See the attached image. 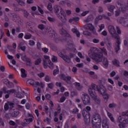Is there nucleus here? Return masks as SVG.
I'll list each match as a JSON object with an SVG mask.
<instances>
[{
  "label": "nucleus",
  "instance_id": "6",
  "mask_svg": "<svg viewBox=\"0 0 128 128\" xmlns=\"http://www.w3.org/2000/svg\"><path fill=\"white\" fill-rule=\"evenodd\" d=\"M89 94L92 96V98H93L96 106H100L102 104V99H100L98 96H96V94H92V90L90 89Z\"/></svg>",
  "mask_w": 128,
  "mask_h": 128
},
{
  "label": "nucleus",
  "instance_id": "39",
  "mask_svg": "<svg viewBox=\"0 0 128 128\" xmlns=\"http://www.w3.org/2000/svg\"><path fill=\"white\" fill-rule=\"evenodd\" d=\"M104 98L105 102H108V94L106 93H104V94H102Z\"/></svg>",
  "mask_w": 128,
  "mask_h": 128
},
{
  "label": "nucleus",
  "instance_id": "59",
  "mask_svg": "<svg viewBox=\"0 0 128 128\" xmlns=\"http://www.w3.org/2000/svg\"><path fill=\"white\" fill-rule=\"evenodd\" d=\"M38 10L40 12V14H44V10H42V8H40V6H38Z\"/></svg>",
  "mask_w": 128,
  "mask_h": 128
},
{
  "label": "nucleus",
  "instance_id": "36",
  "mask_svg": "<svg viewBox=\"0 0 128 128\" xmlns=\"http://www.w3.org/2000/svg\"><path fill=\"white\" fill-rule=\"evenodd\" d=\"M32 122V118H30L29 119H25L24 120V122L26 124H28Z\"/></svg>",
  "mask_w": 128,
  "mask_h": 128
},
{
  "label": "nucleus",
  "instance_id": "42",
  "mask_svg": "<svg viewBox=\"0 0 128 128\" xmlns=\"http://www.w3.org/2000/svg\"><path fill=\"white\" fill-rule=\"evenodd\" d=\"M50 80H51L50 76H48V75H46L45 76V78H44L45 82H50Z\"/></svg>",
  "mask_w": 128,
  "mask_h": 128
},
{
  "label": "nucleus",
  "instance_id": "61",
  "mask_svg": "<svg viewBox=\"0 0 128 128\" xmlns=\"http://www.w3.org/2000/svg\"><path fill=\"white\" fill-rule=\"evenodd\" d=\"M18 48H20V50H23V52H24V50H26V46H20V47H18Z\"/></svg>",
  "mask_w": 128,
  "mask_h": 128
},
{
  "label": "nucleus",
  "instance_id": "45",
  "mask_svg": "<svg viewBox=\"0 0 128 128\" xmlns=\"http://www.w3.org/2000/svg\"><path fill=\"white\" fill-rule=\"evenodd\" d=\"M58 66H56V70H54L53 72V74L54 76H56L58 74Z\"/></svg>",
  "mask_w": 128,
  "mask_h": 128
},
{
  "label": "nucleus",
  "instance_id": "41",
  "mask_svg": "<svg viewBox=\"0 0 128 128\" xmlns=\"http://www.w3.org/2000/svg\"><path fill=\"white\" fill-rule=\"evenodd\" d=\"M14 12H22V10H23L22 8H18L16 6V4H14Z\"/></svg>",
  "mask_w": 128,
  "mask_h": 128
},
{
  "label": "nucleus",
  "instance_id": "26",
  "mask_svg": "<svg viewBox=\"0 0 128 128\" xmlns=\"http://www.w3.org/2000/svg\"><path fill=\"white\" fill-rule=\"evenodd\" d=\"M104 42H106V44H107V46L108 48H110V47L112 46V42H110V39L106 38V39H105Z\"/></svg>",
  "mask_w": 128,
  "mask_h": 128
},
{
  "label": "nucleus",
  "instance_id": "44",
  "mask_svg": "<svg viewBox=\"0 0 128 128\" xmlns=\"http://www.w3.org/2000/svg\"><path fill=\"white\" fill-rule=\"evenodd\" d=\"M18 4H20V6H26V2L24 1V0H20Z\"/></svg>",
  "mask_w": 128,
  "mask_h": 128
},
{
  "label": "nucleus",
  "instance_id": "30",
  "mask_svg": "<svg viewBox=\"0 0 128 128\" xmlns=\"http://www.w3.org/2000/svg\"><path fill=\"white\" fill-rule=\"evenodd\" d=\"M2 94H6V88L4 87L0 90V98L2 96Z\"/></svg>",
  "mask_w": 128,
  "mask_h": 128
},
{
  "label": "nucleus",
  "instance_id": "17",
  "mask_svg": "<svg viewBox=\"0 0 128 128\" xmlns=\"http://www.w3.org/2000/svg\"><path fill=\"white\" fill-rule=\"evenodd\" d=\"M108 124H110V120L105 119L103 121L102 128H108Z\"/></svg>",
  "mask_w": 128,
  "mask_h": 128
},
{
  "label": "nucleus",
  "instance_id": "13",
  "mask_svg": "<svg viewBox=\"0 0 128 128\" xmlns=\"http://www.w3.org/2000/svg\"><path fill=\"white\" fill-rule=\"evenodd\" d=\"M92 118V124H94L96 122H101L100 116L98 114H93Z\"/></svg>",
  "mask_w": 128,
  "mask_h": 128
},
{
  "label": "nucleus",
  "instance_id": "58",
  "mask_svg": "<svg viewBox=\"0 0 128 128\" xmlns=\"http://www.w3.org/2000/svg\"><path fill=\"white\" fill-rule=\"evenodd\" d=\"M92 42H94V44H100V40L94 38L92 40Z\"/></svg>",
  "mask_w": 128,
  "mask_h": 128
},
{
  "label": "nucleus",
  "instance_id": "19",
  "mask_svg": "<svg viewBox=\"0 0 128 128\" xmlns=\"http://www.w3.org/2000/svg\"><path fill=\"white\" fill-rule=\"evenodd\" d=\"M61 78H62V80H65L66 82L67 83H68V82H70V80H72V77L70 76H66L64 75H62Z\"/></svg>",
  "mask_w": 128,
  "mask_h": 128
},
{
  "label": "nucleus",
  "instance_id": "43",
  "mask_svg": "<svg viewBox=\"0 0 128 128\" xmlns=\"http://www.w3.org/2000/svg\"><path fill=\"white\" fill-rule=\"evenodd\" d=\"M116 104L114 103H112L109 104L108 105L109 108H116Z\"/></svg>",
  "mask_w": 128,
  "mask_h": 128
},
{
  "label": "nucleus",
  "instance_id": "54",
  "mask_svg": "<svg viewBox=\"0 0 128 128\" xmlns=\"http://www.w3.org/2000/svg\"><path fill=\"white\" fill-rule=\"evenodd\" d=\"M42 51L44 52V54H48V48H42Z\"/></svg>",
  "mask_w": 128,
  "mask_h": 128
},
{
  "label": "nucleus",
  "instance_id": "22",
  "mask_svg": "<svg viewBox=\"0 0 128 128\" xmlns=\"http://www.w3.org/2000/svg\"><path fill=\"white\" fill-rule=\"evenodd\" d=\"M72 32H74V34H76V36L78 38H80V34L78 30V28H73L72 29Z\"/></svg>",
  "mask_w": 128,
  "mask_h": 128
},
{
  "label": "nucleus",
  "instance_id": "40",
  "mask_svg": "<svg viewBox=\"0 0 128 128\" xmlns=\"http://www.w3.org/2000/svg\"><path fill=\"white\" fill-rule=\"evenodd\" d=\"M18 114H20V112H18V111H14V112H12V116L14 118H16V116H18Z\"/></svg>",
  "mask_w": 128,
  "mask_h": 128
},
{
  "label": "nucleus",
  "instance_id": "27",
  "mask_svg": "<svg viewBox=\"0 0 128 128\" xmlns=\"http://www.w3.org/2000/svg\"><path fill=\"white\" fill-rule=\"evenodd\" d=\"M102 18H103L102 14L97 16L95 19L94 23L96 24H98V22L100 20H102Z\"/></svg>",
  "mask_w": 128,
  "mask_h": 128
},
{
  "label": "nucleus",
  "instance_id": "32",
  "mask_svg": "<svg viewBox=\"0 0 128 128\" xmlns=\"http://www.w3.org/2000/svg\"><path fill=\"white\" fill-rule=\"evenodd\" d=\"M20 72H22V75L21 76H22V78H26V70L24 68H21L20 70Z\"/></svg>",
  "mask_w": 128,
  "mask_h": 128
},
{
  "label": "nucleus",
  "instance_id": "51",
  "mask_svg": "<svg viewBox=\"0 0 128 128\" xmlns=\"http://www.w3.org/2000/svg\"><path fill=\"white\" fill-rule=\"evenodd\" d=\"M48 20H49V22H54L56 21V20L54 19V18H51L50 16H48Z\"/></svg>",
  "mask_w": 128,
  "mask_h": 128
},
{
  "label": "nucleus",
  "instance_id": "2",
  "mask_svg": "<svg viewBox=\"0 0 128 128\" xmlns=\"http://www.w3.org/2000/svg\"><path fill=\"white\" fill-rule=\"evenodd\" d=\"M54 12L62 22H66L67 20L66 18L64 9L60 8V7L58 5H55L54 6Z\"/></svg>",
  "mask_w": 128,
  "mask_h": 128
},
{
  "label": "nucleus",
  "instance_id": "24",
  "mask_svg": "<svg viewBox=\"0 0 128 128\" xmlns=\"http://www.w3.org/2000/svg\"><path fill=\"white\" fill-rule=\"evenodd\" d=\"M74 84V86H75L76 88L78 90H82V86H80V84L78 82H75Z\"/></svg>",
  "mask_w": 128,
  "mask_h": 128
},
{
  "label": "nucleus",
  "instance_id": "56",
  "mask_svg": "<svg viewBox=\"0 0 128 128\" xmlns=\"http://www.w3.org/2000/svg\"><path fill=\"white\" fill-rule=\"evenodd\" d=\"M24 38L26 40H30V38H32V35H30V34H25Z\"/></svg>",
  "mask_w": 128,
  "mask_h": 128
},
{
  "label": "nucleus",
  "instance_id": "4",
  "mask_svg": "<svg viewBox=\"0 0 128 128\" xmlns=\"http://www.w3.org/2000/svg\"><path fill=\"white\" fill-rule=\"evenodd\" d=\"M116 6L117 8H118V10H116L115 11L116 16H120V10L121 12H126V10H127L126 8L122 6V2L120 1H118L116 2Z\"/></svg>",
  "mask_w": 128,
  "mask_h": 128
},
{
  "label": "nucleus",
  "instance_id": "62",
  "mask_svg": "<svg viewBox=\"0 0 128 128\" xmlns=\"http://www.w3.org/2000/svg\"><path fill=\"white\" fill-rule=\"evenodd\" d=\"M0 40H2V36H4V30H0Z\"/></svg>",
  "mask_w": 128,
  "mask_h": 128
},
{
  "label": "nucleus",
  "instance_id": "18",
  "mask_svg": "<svg viewBox=\"0 0 128 128\" xmlns=\"http://www.w3.org/2000/svg\"><path fill=\"white\" fill-rule=\"evenodd\" d=\"M60 34H62V36H67L68 38H70V36L68 32L64 28H62L60 30Z\"/></svg>",
  "mask_w": 128,
  "mask_h": 128
},
{
  "label": "nucleus",
  "instance_id": "34",
  "mask_svg": "<svg viewBox=\"0 0 128 128\" xmlns=\"http://www.w3.org/2000/svg\"><path fill=\"white\" fill-rule=\"evenodd\" d=\"M42 62V57H38L35 61L36 66H38Z\"/></svg>",
  "mask_w": 128,
  "mask_h": 128
},
{
  "label": "nucleus",
  "instance_id": "3",
  "mask_svg": "<svg viewBox=\"0 0 128 128\" xmlns=\"http://www.w3.org/2000/svg\"><path fill=\"white\" fill-rule=\"evenodd\" d=\"M90 110H92L90 107L87 106L86 108H84L82 110V115L86 124H90Z\"/></svg>",
  "mask_w": 128,
  "mask_h": 128
},
{
  "label": "nucleus",
  "instance_id": "37",
  "mask_svg": "<svg viewBox=\"0 0 128 128\" xmlns=\"http://www.w3.org/2000/svg\"><path fill=\"white\" fill-rule=\"evenodd\" d=\"M6 94H16V92L14 90H6Z\"/></svg>",
  "mask_w": 128,
  "mask_h": 128
},
{
  "label": "nucleus",
  "instance_id": "20",
  "mask_svg": "<svg viewBox=\"0 0 128 128\" xmlns=\"http://www.w3.org/2000/svg\"><path fill=\"white\" fill-rule=\"evenodd\" d=\"M93 126L96 128H100L102 126V124L100 122H96L94 123H92Z\"/></svg>",
  "mask_w": 128,
  "mask_h": 128
},
{
  "label": "nucleus",
  "instance_id": "50",
  "mask_svg": "<svg viewBox=\"0 0 128 128\" xmlns=\"http://www.w3.org/2000/svg\"><path fill=\"white\" fill-rule=\"evenodd\" d=\"M47 8L50 12H52V4H48V5L47 6Z\"/></svg>",
  "mask_w": 128,
  "mask_h": 128
},
{
  "label": "nucleus",
  "instance_id": "11",
  "mask_svg": "<svg viewBox=\"0 0 128 128\" xmlns=\"http://www.w3.org/2000/svg\"><path fill=\"white\" fill-rule=\"evenodd\" d=\"M43 64L44 68H46L48 66V68H50L51 70H54V64H52V61L50 60L47 62L46 61V60H44Z\"/></svg>",
  "mask_w": 128,
  "mask_h": 128
},
{
  "label": "nucleus",
  "instance_id": "52",
  "mask_svg": "<svg viewBox=\"0 0 128 128\" xmlns=\"http://www.w3.org/2000/svg\"><path fill=\"white\" fill-rule=\"evenodd\" d=\"M98 12H99V14H102V12H104V8L99 6L98 8Z\"/></svg>",
  "mask_w": 128,
  "mask_h": 128
},
{
  "label": "nucleus",
  "instance_id": "46",
  "mask_svg": "<svg viewBox=\"0 0 128 128\" xmlns=\"http://www.w3.org/2000/svg\"><path fill=\"white\" fill-rule=\"evenodd\" d=\"M21 12H23L24 16L25 18H28V11L22 9V10Z\"/></svg>",
  "mask_w": 128,
  "mask_h": 128
},
{
  "label": "nucleus",
  "instance_id": "63",
  "mask_svg": "<svg viewBox=\"0 0 128 128\" xmlns=\"http://www.w3.org/2000/svg\"><path fill=\"white\" fill-rule=\"evenodd\" d=\"M70 128V122L67 121L66 122V124H65V126H64V128Z\"/></svg>",
  "mask_w": 128,
  "mask_h": 128
},
{
  "label": "nucleus",
  "instance_id": "47",
  "mask_svg": "<svg viewBox=\"0 0 128 128\" xmlns=\"http://www.w3.org/2000/svg\"><path fill=\"white\" fill-rule=\"evenodd\" d=\"M52 60L53 62H58V57L52 56Z\"/></svg>",
  "mask_w": 128,
  "mask_h": 128
},
{
  "label": "nucleus",
  "instance_id": "48",
  "mask_svg": "<svg viewBox=\"0 0 128 128\" xmlns=\"http://www.w3.org/2000/svg\"><path fill=\"white\" fill-rule=\"evenodd\" d=\"M98 26L100 30H98V32H102V30L104 28L105 26L104 24H101Z\"/></svg>",
  "mask_w": 128,
  "mask_h": 128
},
{
  "label": "nucleus",
  "instance_id": "7",
  "mask_svg": "<svg viewBox=\"0 0 128 128\" xmlns=\"http://www.w3.org/2000/svg\"><path fill=\"white\" fill-rule=\"evenodd\" d=\"M58 55L60 58H62L64 62H68V64H70L72 62V58L74 56V54H70V56H68L67 55H64L62 54V52H58Z\"/></svg>",
  "mask_w": 128,
  "mask_h": 128
},
{
  "label": "nucleus",
  "instance_id": "57",
  "mask_svg": "<svg viewBox=\"0 0 128 128\" xmlns=\"http://www.w3.org/2000/svg\"><path fill=\"white\" fill-rule=\"evenodd\" d=\"M16 98H24V96H22V95L20 93V92H18L16 94Z\"/></svg>",
  "mask_w": 128,
  "mask_h": 128
},
{
  "label": "nucleus",
  "instance_id": "12",
  "mask_svg": "<svg viewBox=\"0 0 128 128\" xmlns=\"http://www.w3.org/2000/svg\"><path fill=\"white\" fill-rule=\"evenodd\" d=\"M86 30H91L92 32H93L95 36H98V33L96 32V30L94 29V26L92 24H89L87 25H86L84 26Z\"/></svg>",
  "mask_w": 128,
  "mask_h": 128
},
{
  "label": "nucleus",
  "instance_id": "25",
  "mask_svg": "<svg viewBox=\"0 0 128 128\" xmlns=\"http://www.w3.org/2000/svg\"><path fill=\"white\" fill-rule=\"evenodd\" d=\"M98 92L102 95L104 94H106V88L104 86L101 87L100 89H98Z\"/></svg>",
  "mask_w": 128,
  "mask_h": 128
},
{
  "label": "nucleus",
  "instance_id": "1",
  "mask_svg": "<svg viewBox=\"0 0 128 128\" xmlns=\"http://www.w3.org/2000/svg\"><path fill=\"white\" fill-rule=\"evenodd\" d=\"M88 56L96 62H102L104 55L102 53L100 52L98 48L92 47L88 52Z\"/></svg>",
  "mask_w": 128,
  "mask_h": 128
},
{
  "label": "nucleus",
  "instance_id": "60",
  "mask_svg": "<svg viewBox=\"0 0 128 128\" xmlns=\"http://www.w3.org/2000/svg\"><path fill=\"white\" fill-rule=\"evenodd\" d=\"M13 18L15 20H20V16H18L16 14H14L13 16Z\"/></svg>",
  "mask_w": 128,
  "mask_h": 128
},
{
  "label": "nucleus",
  "instance_id": "49",
  "mask_svg": "<svg viewBox=\"0 0 128 128\" xmlns=\"http://www.w3.org/2000/svg\"><path fill=\"white\" fill-rule=\"evenodd\" d=\"M101 50L102 52V54H103L104 56H108V52L106 48H102Z\"/></svg>",
  "mask_w": 128,
  "mask_h": 128
},
{
  "label": "nucleus",
  "instance_id": "33",
  "mask_svg": "<svg viewBox=\"0 0 128 128\" xmlns=\"http://www.w3.org/2000/svg\"><path fill=\"white\" fill-rule=\"evenodd\" d=\"M58 112H56L54 113V116H58V114L60 112V104H58Z\"/></svg>",
  "mask_w": 128,
  "mask_h": 128
},
{
  "label": "nucleus",
  "instance_id": "53",
  "mask_svg": "<svg viewBox=\"0 0 128 128\" xmlns=\"http://www.w3.org/2000/svg\"><path fill=\"white\" fill-rule=\"evenodd\" d=\"M44 60H46V62H47L50 61V56H44Z\"/></svg>",
  "mask_w": 128,
  "mask_h": 128
},
{
  "label": "nucleus",
  "instance_id": "8",
  "mask_svg": "<svg viewBox=\"0 0 128 128\" xmlns=\"http://www.w3.org/2000/svg\"><path fill=\"white\" fill-rule=\"evenodd\" d=\"M108 30L112 37L115 38V40L120 38V36H118V35L116 34V29H114V26H109L108 28Z\"/></svg>",
  "mask_w": 128,
  "mask_h": 128
},
{
  "label": "nucleus",
  "instance_id": "35",
  "mask_svg": "<svg viewBox=\"0 0 128 128\" xmlns=\"http://www.w3.org/2000/svg\"><path fill=\"white\" fill-rule=\"evenodd\" d=\"M112 62L116 66H120V62L116 59H114L112 61Z\"/></svg>",
  "mask_w": 128,
  "mask_h": 128
},
{
  "label": "nucleus",
  "instance_id": "10",
  "mask_svg": "<svg viewBox=\"0 0 128 128\" xmlns=\"http://www.w3.org/2000/svg\"><path fill=\"white\" fill-rule=\"evenodd\" d=\"M82 98L83 101V104L85 106H88V104H90V96L85 93H84L82 96Z\"/></svg>",
  "mask_w": 128,
  "mask_h": 128
},
{
  "label": "nucleus",
  "instance_id": "55",
  "mask_svg": "<svg viewBox=\"0 0 128 128\" xmlns=\"http://www.w3.org/2000/svg\"><path fill=\"white\" fill-rule=\"evenodd\" d=\"M8 104L10 108H12L14 106V104L12 102H8Z\"/></svg>",
  "mask_w": 128,
  "mask_h": 128
},
{
  "label": "nucleus",
  "instance_id": "15",
  "mask_svg": "<svg viewBox=\"0 0 128 128\" xmlns=\"http://www.w3.org/2000/svg\"><path fill=\"white\" fill-rule=\"evenodd\" d=\"M116 47H115V50L116 52L118 54V52L120 50V38H118L117 39H116Z\"/></svg>",
  "mask_w": 128,
  "mask_h": 128
},
{
  "label": "nucleus",
  "instance_id": "14",
  "mask_svg": "<svg viewBox=\"0 0 128 128\" xmlns=\"http://www.w3.org/2000/svg\"><path fill=\"white\" fill-rule=\"evenodd\" d=\"M90 90H91V92L92 94H96V92H98V86L96 85L95 84H92V86L90 87L88 90V92L89 94H90Z\"/></svg>",
  "mask_w": 128,
  "mask_h": 128
},
{
  "label": "nucleus",
  "instance_id": "31",
  "mask_svg": "<svg viewBox=\"0 0 128 128\" xmlns=\"http://www.w3.org/2000/svg\"><path fill=\"white\" fill-rule=\"evenodd\" d=\"M3 82H4V84H8L10 86H8L9 88H10L11 86H12V82H10V81H8V79H4L3 80Z\"/></svg>",
  "mask_w": 128,
  "mask_h": 128
},
{
  "label": "nucleus",
  "instance_id": "29",
  "mask_svg": "<svg viewBox=\"0 0 128 128\" xmlns=\"http://www.w3.org/2000/svg\"><path fill=\"white\" fill-rule=\"evenodd\" d=\"M94 20V16H92L90 15L88 16L87 18L84 20L85 22H92V20Z\"/></svg>",
  "mask_w": 128,
  "mask_h": 128
},
{
  "label": "nucleus",
  "instance_id": "64",
  "mask_svg": "<svg viewBox=\"0 0 128 128\" xmlns=\"http://www.w3.org/2000/svg\"><path fill=\"white\" fill-rule=\"evenodd\" d=\"M72 112L74 114H78V108H74L73 109Z\"/></svg>",
  "mask_w": 128,
  "mask_h": 128
},
{
  "label": "nucleus",
  "instance_id": "9",
  "mask_svg": "<svg viewBox=\"0 0 128 128\" xmlns=\"http://www.w3.org/2000/svg\"><path fill=\"white\" fill-rule=\"evenodd\" d=\"M28 82L32 84V86H34V90H36L38 88V86H41L42 88H44V84L42 82L40 83L38 82H35L34 80L32 79H30L28 80Z\"/></svg>",
  "mask_w": 128,
  "mask_h": 128
},
{
  "label": "nucleus",
  "instance_id": "28",
  "mask_svg": "<svg viewBox=\"0 0 128 128\" xmlns=\"http://www.w3.org/2000/svg\"><path fill=\"white\" fill-rule=\"evenodd\" d=\"M78 20H80V18L78 17H74V18H70L68 22H78Z\"/></svg>",
  "mask_w": 128,
  "mask_h": 128
},
{
  "label": "nucleus",
  "instance_id": "16",
  "mask_svg": "<svg viewBox=\"0 0 128 128\" xmlns=\"http://www.w3.org/2000/svg\"><path fill=\"white\" fill-rule=\"evenodd\" d=\"M124 20H126V19L122 18H120L117 20L118 22H119L120 24H122L123 26H128V21L126 22Z\"/></svg>",
  "mask_w": 128,
  "mask_h": 128
},
{
  "label": "nucleus",
  "instance_id": "23",
  "mask_svg": "<svg viewBox=\"0 0 128 128\" xmlns=\"http://www.w3.org/2000/svg\"><path fill=\"white\" fill-rule=\"evenodd\" d=\"M108 8L109 12H114V10L116 8V6L112 4H109L108 6Z\"/></svg>",
  "mask_w": 128,
  "mask_h": 128
},
{
  "label": "nucleus",
  "instance_id": "21",
  "mask_svg": "<svg viewBox=\"0 0 128 128\" xmlns=\"http://www.w3.org/2000/svg\"><path fill=\"white\" fill-rule=\"evenodd\" d=\"M108 62H108V58H103L102 64L104 66H105V68H108Z\"/></svg>",
  "mask_w": 128,
  "mask_h": 128
},
{
  "label": "nucleus",
  "instance_id": "38",
  "mask_svg": "<svg viewBox=\"0 0 128 128\" xmlns=\"http://www.w3.org/2000/svg\"><path fill=\"white\" fill-rule=\"evenodd\" d=\"M122 120L123 122L121 121L120 122H119L120 123L118 124V126L120 128H125L124 124H127L124 122V119Z\"/></svg>",
  "mask_w": 128,
  "mask_h": 128
},
{
  "label": "nucleus",
  "instance_id": "5",
  "mask_svg": "<svg viewBox=\"0 0 128 128\" xmlns=\"http://www.w3.org/2000/svg\"><path fill=\"white\" fill-rule=\"evenodd\" d=\"M124 120V123L126 124H128V110L122 112V116H120L118 117V122H122Z\"/></svg>",
  "mask_w": 128,
  "mask_h": 128
}]
</instances>
